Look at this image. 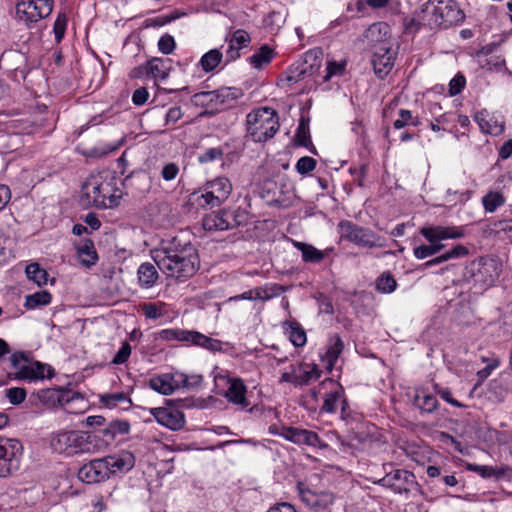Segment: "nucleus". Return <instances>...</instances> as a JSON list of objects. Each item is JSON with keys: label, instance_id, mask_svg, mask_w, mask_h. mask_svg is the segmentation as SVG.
Here are the masks:
<instances>
[{"label": "nucleus", "instance_id": "a18cd8bd", "mask_svg": "<svg viewBox=\"0 0 512 512\" xmlns=\"http://www.w3.org/2000/svg\"><path fill=\"white\" fill-rule=\"evenodd\" d=\"M193 345L203 347L212 352L221 351L223 348L222 341L210 338L198 331L195 332Z\"/></svg>", "mask_w": 512, "mask_h": 512}, {"label": "nucleus", "instance_id": "f03ea898", "mask_svg": "<svg viewBox=\"0 0 512 512\" xmlns=\"http://www.w3.org/2000/svg\"><path fill=\"white\" fill-rule=\"evenodd\" d=\"M419 19L431 29L460 25L465 14L455 0H428L421 6Z\"/></svg>", "mask_w": 512, "mask_h": 512}, {"label": "nucleus", "instance_id": "e433bc0d", "mask_svg": "<svg viewBox=\"0 0 512 512\" xmlns=\"http://www.w3.org/2000/svg\"><path fill=\"white\" fill-rule=\"evenodd\" d=\"M138 282L141 287L151 288L158 279V272L152 263H142L137 270Z\"/></svg>", "mask_w": 512, "mask_h": 512}, {"label": "nucleus", "instance_id": "de8ad7c7", "mask_svg": "<svg viewBox=\"0 0 512 512\" xmlns=\"http://www.w3.org/2000/svg\"><path fill=\"white\" fill-rule=\"evenodd\" d=\"M28 279L35 282L38 286L46 285L48 282V273L41 268L38 263H31L25 269Z\"/></svg>", "mask_w": 512, "mask_h": 512}, {"label": "nucleus", "instance_id": "864d4df0", "mask_svg": "<svg viewBox=\"0 0 512 512\" xmlns=\"http://www.w3.org/2000/svg\"><path fill=\"white\" fill-rule=\"evenodd\" d=\"M345 69H346V62L345 61L337 62V61H334V60H330V61L327 62L326 74L323 77V80L325 82H327V81H329L334 76H341V75L344 74Z\"/></svg>", "mask_w": 512, "mask_h": 512}, {"label": "nucleus", "instance_id": "bb28decb", "mask_svg": "<svg viewBox=\"0 0 512 512\" xmlns=\"http://www.w3.org/2000/svg\"><path fill=\"white\" fill-rule=\"evenodd\" d=\"M474 120L484 133L499 135L504 131V122L489 113L487 110L477 112Z\"/></svg>", "mask_w": 512, "mask_h": 512}, {"label": "nucleus", "instance_id": "7c9ffc66", "mask_svg": "<svg viewBox=\"0 0 512 512\" xmlns=\"http://www.w3.org/2000/svg\"><path fill=\"white\" fill-rule=\"evenodd\" d=\"M216 91L218 110L232 107L243 96V91L236 87H221Z\"/></svg>", "mask_w": 512, "mask_h": 512}, {"label": "nucleus", "instance_id": "603ef678", "mask_svg": "<svg viewBox=\"0 0 512 512\" xmlns=\"http://www.w3.org/2000/svg\"><path fill=\"white\" fill-rule=\"evenodd\" d=\"M141 310L147 319L156 320L165 314V303L145 302L141 305Z\"/></svg>", "mask_w": 512, "mask_h": 512}, {"label": "nucleus", "instance_id": "c85d7f7f", "mask_svg": "<svg viewBox=\"0 0 512 512\" xmlns=\"http://www.w3.org/2000/svg\"><path fill=\"white\" fill-rule=\"evenodd\" d=\"M282 287L278 285H273L271 288L268 287H256L254 289L245 291L239 295L233 296L229 298V301H240V300H262L267 301L272 297L278 295V291L281 290Z\"/></svg>", "mask_w": 512, "mask_h": 512}, {"label": "nucleus", "instance_id": "aec40b11", "mask_svg": "<svg viewBox=\"0 0 512 512\" xmlns=\"http://www.w3.org/2000/svg\"><path fill=\"white\" fill-rule=\"evenodd\" d=\"M364 38L373 51L377 47L393 46L390 26L385 22L371 24L364 32Z\"/></svg>", "mask_w": 512, "mask_h": 512}, {"label": "nucleus", "instance_id": "6e6552de", "mask_svg": "<svg viewBox=\"0 0 512 512\" xmlns=\"http://www.w3.org/2000/svg\"><path fill=\"white\" fill-rule=\"evenodd\" d=\"M112 179L102 180L99 176L90 177L82 187V201L97 208H108L118 204L114 193Z\"/></svg>", "mask_w": 512, "mask_h": 512}, {"label": "nucleus", "instance_id": "052dcab7", "mask_svg": "<svg viewBox=\"0 0 512 512\" xmlns=\"http://www.w3.org/2000/svg\"><path fill=\"white\" fill-rule=\"evenodd\" d=\"M224 155L223 149L220 147H213L205 150L201 155L198 157V161L200 163L206 164L213 162L215 160H221Z\"/></svg>", "mask_w": 512, "mask_h": 512}, {"label": "nucleus", "instance_id": "a878e982", "mask_svg": "<svg viewBox=\"0 0 512 512\" xmlns=\"http://www.w3.org/2000/svg\"><path fill=\"white\" fill-rule=\"evenodd\" d=\"M295 386L310 385L321 376V370L316 364L301 362L294 365Z\"/></svg>", "mask_w": 512, "mask_h": 512}, {"label": "nucleus", "instance_id": "412c9836", "mask_svg": "<svg viewBox=\"0 0 512 512\" xmlns=\"http://www.w3.org/2000/svg\"><path fill=\"white\" fill-rule=\"evenodd\" d=\"M219 378L225 379L228 384V388L224 393L227 401L239 406L242 410L247 409L250 406V402L246 397L247 387L244 381L241 378H229L226 376H219Z\"/></svg>", "mask_w": 512, "mask_h": 512}, {"label": "nucleus", "instance_id": "5fc2aeb1", "mask_svg": "<svg viewBox=\"0 0 512 512\" xmlns=\"http://www.w3.org/2000/svg\"><path fill=\"white\" fill-rule=\"evenodd\" d=\"M295 142L299 146L308 147L311 144L310 133L308 124L305 123L303 119H301L296 134H295Z\"/></svg>", "mask_w": 512, "mask_h": 512}, {"label": "nucleus", "instance_id": "2eb2a0df", "mask_svg": "<svg viewBox=\"0 0 512 512\" xmlns=\"http://www.w3.org/2000/svg\"><path fill=\"white\" fill-rule=\"evenodd\" d=\"M280 436L297 445H307L319 449L328 447V444L321 440L316 432L307 429L282 426Z\"/></svg>", "mask_w": 512, "mask_h": 512}, {"label": "nucleus", "instance_id": "49530a36", "mask_svg": "<svg viewBox=\"0 0 512 512\" xmlns=\"http://www.w3.org/2000/svg\"><path fill=\"white\" fill-rule=\"evenodd\" d=\"M130 430V424L126 420H113L104 429L103 435L114 439L118 435L127 434Z\"/></svg>", "mask_w": 512, "mask_h": 512}, {"label": "nucleus", "instance_id": "0eeeda50", "mask_svg": "<svg viewBox=\"0 0 512 512\" xmlns=\"http://www.w3.org/2000/svg\"><path fill=\"white\" fill-rule=\"evenodd\" d=\"M337 231L341 240L353 243L361 248L374 249L386 247L384 237L376 234L372 229L360 226L350 220H341L337 224Z\"/></svg>", "mask_w": 512, "mask_h": 512}, {"label": "nucleus", "instance_id": "6ab92c4d", "mask_svg": "<svg viewBox=\"0 0 512 512\" xmlns=\"http://www.w3.org/2000/svg\"><path fill=\"white\" fill-rule=\"evenodd\" d=\"M396 55L397 52L393 49V46L377 47L373 51L371 63L378 78L384 79L391 72Z\"/></svg>", "mask_w": 512, "mask_h": 512}, {"label": "nucleus", "instance_id": "f704fd0d", "mask_svg": "<svg viewBox=\"0 0 512 512\" xmlns=\"http://www.w3.org/2000/svg\"><path fill=\"white\" fill-rule=\"evenodd\" d=\"M276 56V52L269 45L264 44L258 48L255 53L248 58V62L255 69H261L268 65Z\"/></svg>", "mask_w": 512, "mask_h": 512}, {"label": "nucleus", "instance_id": "423d86ee", "mask_svg": "<svg viewBox=\"0 0 512 512\" xmlns=\"http://www.w3.org/2000/svg\"><path fill=\"white\" fill-rule=\"evenodd\" d=\"M232 191V184L226 177H217L207 181L199 191L190 196V200L202 209L208 210L220 206Z\"/></svg>", "mask_w": 512, "mask_h": 512}, {"label": "nucleus", "instance_id": "39448f33", "mask_svg": "<svg viewBox=\"0 0 512 512\" xmlns=\"http://www.w3.org/2000/svg\"><path fill=\"white\" fill-rule=\"evenodd\" d=\"M247 134L255 142H266L279 130V117L270 107L255 109L246 117Z\"/></svg>", "mask_w": 512, "mask_h": 512}, {"label": "nucleus", "instance_id": "2f4dec72", "mask_svg": "<svg viewBox=\"0 0 512 512\" xmlns=\"http://www.w3.org/2000/svg\"><path fill=\"white\" fill-rule=\"evenodd\" d=\"M343 349L344 343L339 335H334L329 339L326 353L323 356V361L326 363L328 370L331 371L333 369Z\"/></svg>", "mask_w": 512, "mask_h": 512}, {"label": "nucleus", "instance_id": "6e6d98bb", "mask_svg": "<svg viewBox=\"0 0 512 512\" xmlns=\"http://www.w3.org/2000/svg\"><path fill=\"white\" fill-rule=\"evenodd\" d=\"M317 162L310 156H303L296 162L295 169L300 175H308L316 168Z\"/></svg>", "mask_w": 512, "mask_h": 512}, {"label": "nucleus", "instance_id": "20e7f679", "mask_svg": "<svg viewBox=\"0 0 512 512\" xmlns=\"http://www.w3.org/2000/svg\"><path fill=\"white\" fill-rule=\"evenodd\" d=\"M10 364L14 372L8 373V378L18 381L35 382L54 375L53 368L39 361H34L28 353L17 351L11 354Z\"/></svg>", "mask_w": 512, "mask_h": 512}, {"label": "nucleus", "instance_id": "cd10ccee", "mask_svg": "<svg viewBox=\"0 0 512 512\" xmlns=\"http://www.w3.org/2000/svg\"><path fill=\"white\" fill-rule=\"evenodd\" d=\"M149 386L160 394L171 395L180 387V381L176 380L173 374L165 373L152 377Z\"/></svg>", "mask_w": 512, "mask_h": 512}, {"label": "nucleus", "instance_id": "8fccbe9b", "mask_svg": "<svg viewBox=\"0 0 512 512\" xmlns=\"http://www.w3.org/2000/svg\"><path fill=\"white\" fill-rule=\"evenodd\" d=\"M465 468L468 471H472L477 473L483 478H491V477H502L504 475V471L500 469H495L491 466L486 465H478L474 463H466Z\"/></svg>", "mask_w": 512, "mask_h": 512}, {"label": "nucleus", "instance_id": "b1692460", "mask_svg": "<svg viewBox=\"0 0 512 512\" xmlns=\"http://www.w3.org/2000/svg\"><path fill=\"white\" fill-rule=\"evenodd\" d=\"M414 475L407 470L397 469L383 477L380 483L383 486L391 488L395 493L402 494L408 492V484L412 482Z\"/></svg>", "mask_w": 512, "mask_h": 512}, {"label": "nucleus", "instance_id": "79ce46f5", "mask_svg": "<svg viewBox=\"0 0 512 512\" xmlns=\"http://www.w3.org/2000/svg\"><path fill=\"white\" fill-rule=\"evenodd\" d=\"M223 59V54L219 49H211L206 52L199 61V65L206 73L214 71Z\"/></svg>", "mask_w": 512, "mask_h": 512}, {"label": "nucleus", "instance_id": "dca6fc26", "mask_svg": "<svg viewBox=\"0 0 512 512\" xmlns=\"http://www.w3.org/2000/svg\"><path fill=\"white\" fill-rule=\"evenodd\" d=\"M37 397L41 403L49 407L66 406L74 400H84L80 393L64 388L42 389L38 391Z\"/></svg>", "mask_w": 512, "mask_h": 512}, {"label": "nucleus", "instance_id": "0e129e2a", "mask_svg": "<svg viewBox=\"0 0 512 512\" xmlns=\"http://www.w3.org/2000/svg\"><path fill=\"white\" fill-rule=\"evenodd\" d=\"M413 120V114L410 110L401 109L399 111V118L393 122V127L395 129H402L407 125H410V122Z\"/></svg>", "mask_w": 512, "mask_h": 512}, {"label": "nucleus", "instance_id": "13d9d810", "mask_svg": "<svg viewBox=\"0 0 512 512\" xmlns=\"http://www.w3.org/2000/svg\"><path fill=\"white\" fill-rule=\"evenodd\" d=\"M5 395L11 404L19 405L25 401L27 392L22 387H11L5 390Z\"/></svg>", "mask_w": 512, "mask_h": 512}, {"label": "nucleus", "instance_id": "4c0bfd02", "mask_svg": "<svg viewBox=\"0 0 512 512\" xmlns=\"http://www.w3.org/2000/svg\"><path fill=\"white\" fill-rule=\"evenodd\" d=\"M77 255L80 263L86 267L95 265L98 260L94 243L90 239H86L84 243L77 248Z\"/></svg>", "mask_w": 512, "mask_h": 512}, {"label": "nucleus", "instance_id": "1a4fd4ad", "mask_svg": "<svg viewBox=\"0 0 512 512\" xmlns=\"http://www.w3.org/2000/svg\"><path fill=\"white\" fill-rule=\"evenodd\" d=\"M323 394V405L320 408L321 413H335L338 405L341 404V417L346 415L347 400L344 389L341 384L331 378L323 380L319 386L312 391V396L317 400V396Z\"/></svg>", "mask_w": 512, "mask_h": 512}, {"label": "nucleus", "instance_id": "393cba45", "mask_svg": "<svg viewBox=\"0 0 512 512\" xmlns=\"http://www.w3.org/2000/svg\"><path fill=\"white\" fill-rule=\"evenodd\" d=\"M108 466L109 477L117 473H127L135 466V456L128 451H123L118 455L104 457Z\"/></svg>", "mask_w": 512, "mask_h": 512}, {"label": "nucleus", "instance_id": "774afa93", "mask_svg": "<svg viewBox=\"0 0 512 512\" xmlns=\"http://www.w3.org/2000/svg\"><path fill=\"white\" fill-rule=\"evenodd\" d=\"M149 98V92L146 87L137 88L132 94V103L136 106L144 105Z\"/></svg>", "mask_w": 512, "mask_h": 512}, {"label": "nucleus", "instance_id": "c03bdc74", "mask_svg": "<svg viewBox=\"0 0 512 512\" xmlns=\"http://www.w3.org/2000/svg\"><path fill=\"white\" fill-rule=\"evenodd\" d=\"M192 101L197 106L210 108L212 110H218L217 107V91H202L195 93L192 97Z\"/></svg>", "mask_w": 512, "mask_h": 512}, {"label": "nucleus", "instance_id": "e2e57ef3", "mask_svg": "<svg viewBox=\"0 0 512 512\" xmlns=\"http://www.w3.org/2000/svg\"><path fill=\"white\" fill-rule=\"evenodd\" d=\"M131 355V346L128 342H123L122 346L114 356L112 363L116 365H120L125 363Z\"/></svg>", "mask_w": 512, "mask_h": 512}, {"label": "nucleus", "instance_id": "9b49d317", "mask_svg": "<svg viewBox=\"0 0 512 512\" xmlns=\"http://www.w3.org/2000/svg\"><path fill=\"white\" fill-rule=\"evenodd\" d=\"M89 436L79 431L56 433L51 438V448L59 454L67 456L87 452L90 449Z\"/></svg>", "mask_w": 512, "mask_h": 512}, {"label": "nucleus", "instance_id": "c756f323", "mask_svg": "<svg viewBox=\"0 0 512 512\" xmlns=\"http://www.w3.org/2000/svg\"><path fill=\"white\" fill-rule=\"evenodd\" d=\"M469 254V249L462 245L457 244L456 246L452 247L451 249L445 251L444 253L440 254L439 256L426 261L422 264V269H428L432 266L439 265L441 263H444L446 261L452 260V259H458L465 257Z\"/></svg>", "mask_w": 512, "mask_h": 512}, {"label": "nucleus", "instance_id": "473e14b6", "mask_svg": "<svg viewBox=\"0 0 512 512\" xmlns=\"http://www.w3.org/2000/svg\"><path fill=\"white\" fill-rule=\"evenodd\" d=\"M294 247L301 252L302 254V260L307 263H319L321 262L325 256L327 255L326 251L318 250L316 247H314L311 244L299 242V241H293Z\"/></svg>", "mask_w": 512, "mask_h": 512}, {"label": "nucleus", "instance_id": "4d7b16f0", "mask_svg": "<svg viewBox=\"0 0 512 512\" xmlns=\"http://www.w3.org/2000/svg\"><path fill=\"white\" fill-rule=\"evenodd\" d=\"M68 18L65 13H59L53 25V32L55 34V40L57 43L61 42L64 38Z\"/></svg>", "mask_w": 512, "mask_h": 512}, {"label": "nucleus", "instance_id": "72a5a7b5", "mask_svg": "<svg viewBox=\"0 0 512 512\" xmlns=\"http://www.w3.org/2000/svg\"><path fill=\"white\" fill-rule=\"evenodd\" d=\"M99 400L102 405L110 409L122 406L124 410H128L132 406L130 397L124 392L102 394Z\"/></svg>", "mask_w": 512, "mask_h": 512}, {"label": "nucleus", "instance_id": "ddd939ff", "mask_svg": "<svg viewBox=\"0 0 512 512\" xmlns=\"http://www.w3.org/2000/svg\"><path fill=\"white\" fill-rule=\"evenodd\" d=\"M309 59L317 61V55L313 51H309L305 54V61L291 65L280 77L278 85L281 87L290 86L303 80L306 76L313 75L315 67H320L319 63H311L308 65Z\"/></svg>", "mask_w": 512, "mask_h": 512}, {"label": "nucleus", "instance_id": "37998d69", "mask_svg": "<svg viewBox=\"0 0 512 512\" xmlns=\"http://www.w3.org/2000/svg\"><path fill=\"white\" fill-rule=\"evenodd\" d=\"M414 405L418 407L422 412L432 413L438 407L437 398L429 393L424 391L417 393L414 397Z\"/></svg>", "mask_w": 512, "mask_h": 512}, {"label": "nucleus", "instance_id": "58836bf2", "mask_svg": "<svg viewBox=\"0 0 512 512\" xmlns=\"http://www.w3.org/2000/svg\"><path fill=\"white\" fill-rule=\"evenodd\" d=\"M284 328L289 335V340L295 347H303L306 344V333L297 321H286Z\"/></svg>", "mask_w": 512, "mask_h": 512}, {"label": "nucleus", "instance_id": "9d476101", "mask_svg": "<svg viewBox=\"0 0 512 512\" xmlns=\"http://www.w3.org/2000/svg\"><path fill=\"white\" fill-rule=\"evenodd\" d=\"M469 272L474 284L485 289L493 286L499 279L502 262L494 257H480L470 264Z\"/></svg>", "mask_w": 512, "mask_h": 512}, {"label": "nucleus", "instance_id": "f257e3e1", "mask_svg": "<svg viewBox=\"0 0 512 512\" xmlns=\"http://www.w3.org/2000/svg\"><path fill=\"white\" fill-rule=\"evenodd\" d=\"M151 255L162 273L178 280L192 277L199 267L196 248L176 237L162 241L159 247L151 251Z\"/></svg>", "mask_w": 512, "mask_h": 512}, {"label": "nucleus", "instance_id": "bf43d9fd", "mask_svg": "<svg viewBox=\"0 0 512 512\" xmlns=\"http://www.w3.org/2000/svg\"><path fill=\"white\" fill-rule=\"evenodd\" d=\"M251 42V37L245 30L238 29L236 30L230 40L229 43L234 46H238L241 49L246 48Z\"/></svg>", "mask_w": 512, "mask_h": 512}, {"label": "nucleus", "instance_id": "f3484780", "mask_svg": "<svg viewBox=\"0 0 512 512\" xmlns=\"http://www.w3.org/2000/svg\"><path fill=\"white\" fill-rule=\"evenodd\" d=\"M78 479L86 484H98L108 480V466L105 463L104 457L93 459L84 464L77 473Z\"/></svg>", "mask_w": 512, "mask_h": 512}, {"label": "nucleus", "instance_id": "4468645a", "mask_svg": "<svg viewBox=\"0 0 512 512\" xmlns=\"http://www.w3.org/2000/svg\"><path fill=\"white\" fill-rule=\"evenodd\" d=\"M21 446L18 441H0V477H7L19 468Z\"/></svg>", "mask_w": 512, "mask_h": 512}, {"label": "nucleus", "instance_id": "f8f14e48", "mask_svg": "<svg viewBox=\"0 0 512 512\" xmlns=\"http://www.w3.org/2000/svg\"><path fill=\"white\" fill-rule=\"evenodd\" d=\"M53 6L54 0H22L16 4V18L31 27L48 17Z\"/></svg>", "mask_w": 512, "mask_h": 512}, {"label": "nucleus", "instance_id": "338daca9", "mask_svg": "<svg viewBox=\"0 0 512 512\" xmlns=\"http://www.w3.org/2000/svg\"><path fill=\"white\" fill-rule=\"evenodd\" d=\"M179 173V167L175 163H166L161 170V177L165 181H172L174 180Z\"/></svg>", "mask_w": 512, "mask_h": 512}, {"label": "nucleus", "instance_id": "69168bd1", "mask_svg": "<svg viewBox=\"0 0 512 512\" xmlns=\"http://www.w3.org/2000/svg\"><path fill=\"white\" fill-rule=\"evenodd\" d=\"M158 48L163 54H171L175 48V41L171 35H164L158 41Z\"/></svg>", "mask_w": 512, "mask_h": 512}, {"label": "nucleus", "instance_id": "a211bd4d", "mask_svg": "<svg viewBox=\"0 0 512 512\" xmlns=\"http://www.w3.org/2000/svg\"><path fill=\"white\" fill-rule=\"evenodd\" d=\"M149 412L157 423L170 430H180L185 425L184 413L173 406L150 408Z\"/></svg>", "mask_w": 512, "mask_h": 512}, {"label": "nucleus", "instance_id": "680f3d73", "mask_svg": "<svg viewBox=\"0 0 512 512\" xmlns=\"http://www.w3.org/2000/svg\"><path fill=\"white\" fill-rule=\"evenodd\" d=\"M466 85V79L464 75L458 73L455 75L449 83V94L450 96H456L462 92Z\"/></svg>", "mask_w": 512, "mask_h": 512}, {"label": "nucleus", "instance_id": "7ed1b4c3", "mask_svg": "<svg viewBox=\"0 0 512 512\" xmlns=\"http://www.w3.org/2000/svg\"><path fill=\"white\" fill-rule=\"evenodd\" d=\"M420 234L429 242V245L422 244L413 249L414 257L419 260L439 253L444 248L441 241L460 239L465 235L463 227L442 225L424 226L420 229Z\"/></svg>", "mask_w": 512, "mask_h": 512}, {"label": "nucleus", "instance_id": "c9c22d12", "mask_svg": "<svg viewBox=\"0 0 512 512\" xmlns=\"http://www.w3.org/2000/svg\"><path fill=\"white\" fill-rule=\"evenodd\" d=\"M196 331L181 328L163 329L159 332V337L165 341H179L193 344Z\"/></svg>", "mask_w": 512, "mask_h": 512}, {"label": "nucleus", "instance_id": "ea45409f", "mask_svg": "<svg viewBox=\"0 0 512 512\" xmlns=\"http://www.w3.org/2000/svg\"><path fill=\"white\" fill-rule=\"evenodd\" d=\"M170 68V59L152 58L148 61L149 74L154 79H166Z\"/></svg>", "mask_w": 512, "mask_h": 512}, {"label": "nucleus", "instance_id": "09e8293b", "mask_svg": "<svg viewBox=\"0 0 512 512\" xmlns=\"http://www.w3.org/2000/svg\"><path fill=\"white\" fill-rule=\"evenodd\" d=\"M505 198L500 192L490 191L482 198V204L486 212L493 213L504 205Z\"/></svg>", "mask_w": 512, "mask_h": 512}, {"label": "nucleus", "instance_id": "4be33fe9", "mask_svg": "<svg viewBox=\"0 0 512 512\" xmlns=\"http://www.w3.org/2000/svg\"><path fill=\"white\" fill-rule=\"evenodd\" d=\"M239 225L233 212L221 210L207 214L202 220V226L206 231H223Z\"/></svg>", "mask_w": 512, "mask_h": 512}, {"label": "nucleus", "instance_id": "a19ab883", "mask_svg": "<svg viewBox=\"0 0 512 512\" xmlns=\"http://www.w3.org/2000/svg\"><path fill=\"white\" fill-rule=\"evenodd\" d=\"M52 301V295L47 290H40L25 297L24 307L28 310L47 306Z\"/></svg>", "mask_w": 512, "mask_h": 512}, {"label": "nucleus", "instance_id": "5701e85b", "mask_svg": "<svg viewBox=\"0 0 512 512\" xmlns=\"http://www.w3.org/2000/svg\"><path fill=\"white\" fill-rule=\"evenodd\" d=\"M301 500L311 509L319 512L327 510L334 503V494L329 491H312L310 489H300Z\"/></svg>", "mask_w": 512, "mask_h": 512}, {"label": "nucleus", "instance_id": "3c124183", "mask_svg": "<svg viewBox=\"0 0 512 512\" xmlns=\"http://www.w3.org/2000/svg\"><path fill=\"white\" fill-rule=\"evenodd\" d=\"M396 287L397 282L390 272L382 273L376 280V289L381 293H392Z\"/></svg>", "mask_w": 512, "mask_h": 512}]
</instances>
